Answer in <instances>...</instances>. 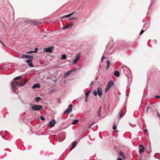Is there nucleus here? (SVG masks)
I'll return each mask as SVG.
<instances>
[{
    "label": "nucleus",
    "instance_id": "obj_1",
    "mask_svg": "<svg viewBox=\"0 0 160 160\" xmlns=\"http://www.w3.org/2000/svg\"><path fill=\"white\" fill-rule=\"evenodd\" d=\"M22 76L17 77L14 78L13 81L11 83V86L12 89L13 90L17 89V87L18 86L22 87L27 82V80L24 79L23 82L20 83L18 82V79H20L21 78Z\"/></svg>",
    "mask_w": 160,
    "mask_h": 160
},
{
    "label": "nucleus",
    "instance_id": "obj_2",
    "mask_svg": "<svg viewBox=\"0 0 160 160\" xmlns=\"http://www.w3.org/2000/svg\"><path fill=\"white\" fill-rule=\"evenodd\" d=\"M42 105H35L32 107L31 109L33 111H39L42 108Z\"/></svg>",
    "mask_w": 160,
    "mask_h": 160
},
{
    "label": "nucleus",
    "instance_id": "obj_3",
    "mask_svg": "<svg viewBox=\"0 0 160 160\" xmlns=\"http://www.w3.org/2000/svg\"><path fill=\"white\" fill-rule=\"evenodd\" d=\"M80 57L81 54L80 53L77 54L74 57V58L72 62V64H76L78 62L79 60L80 59Z\"/></svg>",
    "mask_w": 160,
    "mask_h": 160
},
{
    "label": "nucleus",
    "instance_id": "obj_4",
    "mask_svg": "<svg viewBox=\"0 0 160 160\" xmlns=\"http://www.w3.org/2000/svg\"><path fill=\"white\" fill-rule=\"evenodd\" d=\"M114 85V82L112 81L108 82L107 84V86L105 89V92H107L110 88Z\"/></svg>",
    "mask_w": 160,
    "mask_h": 160
},
{
    "label": "nucleus",
    "instance_id": "obj_5",
    "mask_svg": "<svg viewBox=\"0 0 160 160\" xmlns=\"http://www.w3.org/2000/svg\"><path fill=\"white\" fill-rule=\"evenodd\" d=\"M54 48V47L53 46L45 48L43 49V52L45 51L46 52H51L53 51Z\"/></svg>",
    "mask_w": 160,
    "mask_h": 160
},
{
    "label": "nucleus",
    "instance_id": "obj_6",
    "mask_svg": "<svg viewBox=\"0 0 160 160\" xmlns=\"http://www.w3.org/2000/svg\"><path fill=\"white\" fill-rule=\"evenodd\" d=\"M72 105L71 104H70L68 106V108L64 112V113H70L72 110Z\"/></svg>",
    "mask_w": 160,
    "mask_h": 160
},
{
    "label": "nucleus",
    "instance_id": "obj_7",
    "mask_svg": "<svg viewBox=\"0 0 160 160\" xmlns=\"http://www.w3.org/2000/svg\"><path fill=\"white\" fill-rule=\"evenodd\" d=\"M55 123L56 121L55 119H52L49 122L48 126L50 128H52L54 126Z\"/></svg>",
    "mask_w": 160,
    "mask_h": 160
},
{
    "label": "nucleus",
    "instance_id": "obj_8",
    "mask_svg": "<svg viewBox=\"0 0 160 160\" xmlns=\"http://www.w3.org/2000/svg\"><path fill=\"white\" fill-rule=\"evenodd\" d=\"M30 22L32 24L34 25H36L41 24L40 22L36 21L31 20L30 21Z\"/></svg>",
    "mask_w": 160,
    "mask_h": 160
},
{
    "label": "nucleus",
    "instance_id": "obj_9",
    "mask_svg": "<svg viewBox=\"0 0 160 160\" xmlns=\"http://www.w3.org/2000/svg\"><path fill=\"white\" fill-rule=\"evenodd\" d=\"M98 94L100 97L102 95V90L101 88H98L97 89Z\"/></svg>",
    "mask_w": 160,
    "mask_h": 160
},
{
    "label": "nucleus",
    "instance_id": "obj_10",
    "mask_svg": "<svg viewBox=\"0 0 160 160\" xmlns=\"http://www.w3.org/2000/svg\"><path fill=\"white\" fill-rule=\"evenodd\" d=\"M73 25V24L72 23H71L69 25H66V26H64L62 28L63 29H66L70 28L72 27Z\"/></svg>",
    "mask_w": 160,
    "mask_h": 160
},
{
    "label": "nucleus",
    "instance_id": "obj_11",
    "mask_svg": "<svg viewBox=\"0 0 160 160\" xmlns=\"http://www.w3.org/2000/svg\"><path fill=\"white\" fill-rule=\"evenodd\" d=\"M8 67V65L7 64H2L0 66V68L3 70L7 69Z\"/></svg>",
    "mask_w": 160,
    "mask_h": 160
},
{
    "label": "nucleus",
    "instance_id": "obj_12",
    "mask_svg": "<svg viewBox=\"0 0 160 160\" xmlns=\"http://www.w3.org/2000/svg\"><path fill=\"white\" fill-rule=\"evenodd\" d=\"M72 71H73V70H70V71H68L67 72H66L64 74V78H65L68 76L70 75Z\"/></svg>",
    "mask_w": 160,
    "mask_h": 160
},
{
    "label": "nucleus",
    "instance_id": "obj_13",
    "mask_svg": "<svg viewBox=\"0 0 160 160\" xmlns=\"http://www.w3.org/2000/svg\"><path fill=\"white\" fill-rule=\"evenodd\" d=\"M102 107H100L99 109H98V112H97V115L98 117L100 118L101 117V110Z\"/></svg>",
    "mask_w": 160,
    "mask_h": 160
},
{
    "label": "nucleus",
    "instance_id": "obj_14",
    "mask_svg": "<svg viewBox=\"0 0 160 160\" xmlns=\"http://www.w3.org/2000/svg\"><path fill=\"white\" fill-rule=\"evenodd\" d=\"M106 61H107V66L106 67V69L107 70H108L109 68L110 65V60H107Z\"/></svg>",
    "mask_w": 160,
    "mask_h": 160
},
{
    "label": "nucleus",
    "instance_id": "obj_15",
    "mask_svg": "<svg viewBox=\"0 0 160 160\" xmlns=\"http://www.w3.org/2000/svg\"><path fill=\"white\" fill-rule=\"evenodd\" d=\"M114 75L118 77H119L120 76V73L119 71H115L114 73Z\"/></svg>",
    "mask_w": 160,
    "mask_h": 160
},
{
    "label": "nucleus",
    "instance_id": "obj_16",
    "mask_svg": "<svg viewBox=\"0 0 160 160\" xmlns=\"http://www.w3.org/2000/svg\"><path fill=\"white\" fill-rule=\"evenodd\" d=\"M40 87V85L39 84H34L32 87V89H34L36 88H39Z\"/></svg>",
    "mask_w": 160,
    "mask_h": 160
},
{
    "label": "nucleus",
    "instance_id": "obj_17",
    "mask_svg": "<svg viewBox=\"0 0 160 160\" xmlns=\"http://www.w3.org/2000/svg\"><path fill=\"white\" fill-rule=\"evenodd\" d=\"M74 12H72L71 14H68V15H65L62 17V18H68V17H70V16H71L73 14Z\"/></svg>",
    "mask_w": 160,
    "mask_h": 160
},
{
    "label": "nucleus",
    "instance_id": "obj_18",
    "mask_svg": "<svg viewBox=\"0 0 160 160\" xmlns=\"http://www.w3.org/2000/svg\"><path fill=\"white\" fill-rule=\"evenodd\" d=\"M144 148H145L144 147H142L140 148L139 150V152L140 154H141L142 152L144 151Z\"/></svg>",
    "mask_w": 160,
    "mask_h": 160
},
{
    "label": "nucleus",
    "instance_id": "obj_19",
    "mask_svg": "<svg viewBox=\"0 0 160 160\" xmlns=\"http://www.w3.org/2000/svg\"><path fill=\"white\" fill-rule=\"evenodd\" d=\"M78 119H75L73 121V122L72 123V124L73 125H75L77 124L78 122Z\"/></svg>",
    "mask_w": 160,
    "mask_h": 160
},
{
    "label": "nucleus",
    "instance_id": "obj_20",
    "mask_svg": "<svg viewBox=\"0 0 160 160\" xmlns=\"http://www.w3.org/2000/svg\"><path fill=\"white\" fill-rule=\"evenodd\" d=\"M77 144V142H74L72 145V149L74 148L76 146Z\"/></svg>",
    "mask_w": 160,
    "mask_h": 160
},
{
    "label": "nucleus",
    "instance_id": "obj_21",
    "mask_svg": "<svg viewBox=\"0 0 160 160\" xmlns=\"http://www.w3.org/2000/svg\"><path fill=\"white\" fill-rule=\"evenodd\" d=\"M67 58L66 55L65 54H63L62 55L61 58V60L65 59Z\"/></svg>",
    "mask_w": 160,
    "mask_h": 160
},
{
    "label": "nucleus",
    "instance_id": "obj_22",
    "mask_svg": "<svg viewBox=\"0 0 160 160\" xmlns=\"http://www.w3.org/2000/svg\"><path fill=\"white\" fill-rule=\"evenodd\" d=\"M124 69V73H125V74L126 75L127 73H126L125 72V70H127V71H128V72H131V71L128 68H125V69Z\"/></svg>",
    "mask_w": 160,
    "mask_h": 160
},
{
    "label": "nucleus",
    "instance_id": "obj_23",
    "mask_svg": "<svg viewBox=\"0 0 160 160\" xmlns=\"http://www.w3.org/2000/svg\"><path fill=\"white\" fill-rule=\"evenodd\" d=\"M41 98L40 97H37L35 98V101L37 102H38L39 101L41 100Z\"/></svg>",
    "mask_w": 160,
    "mask_h": 160
},
{
    "label": "nucleus",
    "instance_id": "obj_24",
    "mask_svg": "<svg viewBox=\"0 0 160 160\" xmlns=\"http://www.w3.org/2000/svg\"><path fill=\"white\" fill-rule=\"evenodd\" d=\"M156 158H159L160 157V153H156L154 155Z\"/></svg>",
    "mask_w": 160,
    "mask_h": 160
},
{
    "label": "nucleus",
    "instance_id": "obj_25",
    "mask_svg": "<svg viewBox=\"0 0 160 160\" xmlns=\"http://www.w3.org/2000/svg\"><path fill=\"white\" fill-rule=\"evenodd\" d=\"M26 58L28 59H32L33 58V56H30L29 55H26Z\"/></svg>",
    "mask_w": 160,
    "mask_h": 160
},
{
    "label": "nucleus",
    "instance_id": "obj_26",
    "mask_svg": "<svg viewBox=\"0 0 160 160\" xmlns=\"http://www.w3.org/2000/svg\"><path fill=\"white\" fill-rule=\"evenodd\" d=\"M90 92H91V91H90L89 92H87L85 93V97L88 98L89 94Z\"/></svg>",
    "mask_w": 160,
    "mask_h": 160
},
{
    "label": "nucleus",
    "instance_id": "obj_27",
    "mask_svg": "<svg viewBox=\"0 0 160 160\" xmlns=\"http://www.w3.org/2000/svg\"><path fill=\"white\" fill-rule=\"evenodd\" d=\"M77 19V17H76L74 16L71 17L70 18L68 19V20H76Z\"/></svg>",
    "mask_w": 160,
    "mask_h": 160
},
{
    "label": "nucleus",
    "instance_id": "obj_28",
    "mask_svg": "<svg viewBox=\"0 0 160 160\" xmlns=\"http://www.w3.org/2000/svg\"><path fill=\"white\" fill-rule=\"evenodd\" d=\"M148 25H147V23H145L143 25V28H145V30H146V28H148Z\"/></svg>",
    "mask_w": 160,
    "mask_h": 160
},
{
    "label": "nucleus",
    "instance_id": "obj_29",
    "mask_svg": "<svg viewBox=\"0 0 160 160\" xmlns=\"http://www.w3.org/2000/svg\"><path fill=\"white\" fill-rule=\"evenodd\" d=\"M32 61V60L31 59H29L27 60L26 62L28 64H29L30 63H31Z\"/></svg>",
    "mask_w": 160,
    "mask_h": 160
},
{
    "label": "nucleus",
    "instance_id": "obj_30",
    "mask_svg": "<svg viewBox=\"0 0 160 160\" xmlns=\"http://www.w3.org/2000/svg\"><path fill=\"white\" fill-rule=\"evenodd\" d=\"M122 110H121L119 112V118H120L121 117L122 115Z\"/></svg>",
    "mask_w": 160,
    "mask_h": 160
},
{
    "label": "nucleus",
    "instance_id": "obj_31",
    "mask_svg": "<svg viewBox=\"0 0 160 160\" xmlns=\"http://www.w3.org/2000/svg\"><path fill=\"white\" fill-rule=\"evenodd\" d=\"M94 124V123H92L89 124L88 126V128L90 129L92 128V125Z\"/></svg>",
    "mask_w": 160,
    "mask_h": 160
},
{
    "label": "nucleus",
    "instance_id": "obj_32",
    "mask_svg": "<svg viewBox=\"0 0 160 160\" xmlns=\"http://www.w3.org/2000/svg\"><path fill=\"white\" fill-rule=\"evenodd\" d=\"M119 153H120V155L121 157H122L123 158H124V156L123 155V154L122 152L121 151H120V152Z\"/></svg>",
    "mask_w": 160,
    "mask_h": 160
},
{
    "label": "nucleus",
    "instance_id": "obj_33",
    "mask_svg": "<svg viewBox=\"0 0 160 160\" xmlns=\"http://www.w3.org/2000/svg\"><path fill=\"white\" fill-rule=\"evenodd\" d=\"M93 94L95 96H97L98 94L97 91H95L93 92Z\"/></svg>",
    "mask_w": 160,
    "mask_h": 160
},
{
    "label": "nucleus",
    "instance_id": "obj_34",
    "mask_svg": "<svg viewBox=\"0 0 160 160\" xmlns=\"http://www.w3.org/2000/svg\"><path fill=\"white\" fill-rule=\"evenodd\" d=\"M28 65L30 67H34L32 63L31 62L28 64Z\"/></svg>",
    "mask_w": 160,
    "mask_h": 160
},
{
    "label": "nucleus",
    "instance_id": "obj_35",
    "mask_svg": "<svg viewBox=\"0 0 160 160\" xmlns=\"http://www.w3.org/2000/svg\"><path fill=\"white\" fill-rule=\"evenodd\" d=\"M106 58L104 56H103L102 57V58L101 59V62H103V59H105Z\"/></svg>",
    "mask_w": 160,
    "mask_h": 160
},
{
    "label": "nucleus",
    "instance_id": "obj_36",
    "mask_svg": "<svg viewBox=\"0 0 160 160\" xmlns=\"http://www.w3.org/2000/svg\"><path fill=\"white\" fill-rule=\"evenodd\" d=\"M145 30H143L142 29L140 32V35H142L143 33V32H144V31H145Z\"/></svg>",
    "mask_w": 160,
    "mask_h": 160
},
{
    "label": "nucleus",
    "instance_id": "obj_37",
    "mask_svg": "<svg viewBox=\"0 0 160 160\" xmlns=\"http://www.w3.org/2000/svg\"><path fill=\"white\" fill-rule=\"evenodd\" d=\"M116 128H117V127H116V125H115L114 124L113 126V130H115L116 129Z\"/></svg>",
    "mask_w": 160,
    "mask_h": 160
},
{
    "label": "nucleus",
    "instance_id": "obj_38",
    "mask_svg": "<svg viewBox=\"0 0 160 160\" xmlns=\"http://www.w3.org/2000/svg\"><path fill=\"white\" fill-rule=\"evenodd\" d=\"M40 119L42 120L43 121V120H45V118H44V117H43L42 116H41V117H40Z\"/></svg>",
    "mask_w": 160,
    "mask_h": 160
},
{
    "label": "nucleus",
    "instance_id": "obj_39",
    "mask_svg": "<svg viewBox=\"0 0 160 160\" xmlns=\"http://www.w3.org/2000/svg\"><path fill=\"white\" fill-rule=\"evenodd\" d=\"M26 55H22V56L21 57V58H26Z\"/></svg>",
    "mask_w": 160,
    "mask_h": 160
},
{
    "label": "nucleus",
    "instance_id": "obj_40",
    "mask_svg": "<svg viewBox=\"0 0 160 160\" xmlns=\"http://www.w3.org/2000/svg\"><path fill=\"white\" fill-rule=\"evenodd\" d=\"M32 53H34L33 51H30L28 52H27V53L28 54Z\"/></svg>",
    "mask_w": 160,
    "mask_h": 160
},
{
    "label": "nucleus",
    "instance_id": "obj_41",
    "mask_svg": "<svg viewBox=\"0 0 160 160\" xmlns=\"http://www.w3.org/2000/svg\"><path fill=\"white\" fill-rule=\"evenodd\" d=\"M37 50H38V48H35V50L34 51H33L34 53L37 52Z\"/></svg>",
    "mask_w": 160,
    "mask_h": 160
},
{
    "label": "nucleus",
    "instance_id": "obj_42",
    "mask_svg": "<svg viewBox=\"0 0 160 160\" xmlns=\"http://www.w3.org/2000/svg\"><path fill=\"white\" fill-rule=\"evenodd\" d=\"M88 98L85 97V102H87L88 101Z\"/></svg>",
    "mask_w": 160,
    "mask_h": 160
},
{
    "label": "nucleus",
    "instance_id": "obj_43",
    "mask_svg": "<svg viewBox=\"0 0 160 160\" xmlns=\"http://www.w3.org/2000/svg\"><path fill=\"white\" fill-rule=\"evenodd\" d=\"M156 98H160V95H156L155 96Z\"/></svg>",
    "mask_w": 160,
    "mask_h": 160
},
{
    "label": "nucleus",
    "instance_id": "obj_44",
    "mask_svg": "<svg viewBox=\"0 0 160 160\" xmlns=\"http://www.w3.org/2000/svg\"><path fill=\"white\" fill-rule=\"evenodd\" d=\"M58 100L59 103H61V99L60 98H58Z\"/></svg>",
    "mask_w": 160,
    "mask_h": 160
},
{
    "label": "nucleus",
    "instance_id": "obj_45",
    "mask_svg": "<svg viewBox=\"0 0 160 160\" xmlns=\"http://www.w3.org/2000/svg\"><path fill=\"white\" fill-rule=\"evenodd\" d=\"M0 42L2 45H3V46H5V45L3 43V42L1 40H0Z\"/></svg>",
    "mask_w": 160,
    "mask_h": 160
},
{
    "label": "nucleus",
    "instance_id": "obj_46",
    "mask_svg": "<svg viewBox=\"0 0 160 160\" xmlns=\"http://www.w3.org/2000/svg\"><path fill=\"white\" fill-rule=\"evenodd\" d=\"M54 91V90H52L51 91H49L48 93L49 94H51V93L52 92H53Z\"/></svg>",
    "mask_w": 160,
    "mask_h": 160
},
{
    "label": "nucleus",
    "instance_id": "obj_47",
    "mask_svg": "<svg viewBox=\"0 0 160 160\" xmlns=\"http://www.w3.org/2000/svg\"><path fill=\"white\" fill-rule=\"evenodd\" d=\"M143 131L144 132H148V130H147V129H146L144 130Z\"/></svg>",
    "mask_w": 160,
    "mask_h": 160
},
{
    "label": "nucleus",
    "instance_id": "obj_48",
    "mask_svg": "<svg viewBox=\"0 0 160 160\" xmlns=\"http://www.w3.org/2000/svg\"><path fill=\"white\" fill-rule=\"evenodd\" d=\"M157 115L158 117L160 118V115L159 114L158 112L157 113Z\"/></svg>",
    "mask_w": 160,
    "mask_h": 160
},
{
    "label": "nucleus",
    "instance_id": "obj_49",
    "mask_svg": "<svg viewBox=\"0 0 160 160\" xmlns=\"http://www.w3.org/2000/svg\"><path fill=\"white\" fill-rule=\"evenodd\" d=\"M117 160H122V159L120 158H118Z\"/></svg>",
    "mask_w": 160,
    "mask_h": 160
},
{
    "label": "nucleus",
    "instance_id": "obj_50",
    "mask_svg": "<svg viewBox=\"0 0 160 160\" xmlns=\"http://www.w3.org/2000/svg\"><path fill=\"white\" fill-rule=\"evenodd\" d=\"M73 116H74V115H73V114H71L70 115V117H73Z\"/></svg>",
    "mask_w": 160,
    "mask_h": 160
},
{
    "label": "nucleus",
    "instance_id": "obj_51",
    "mask_svg": "<svg viewBox=\"0 0 160 160\" xmlns=\"http://www.w3.org/2000/svg\"><path fill=\"white\" fill-rule=\"evenodd\" d=\"M143 147L142 144H140L139 146V147Z\"/></svg>",
    "mask_w": 160,
    "mask_h": 160
},
{
    "label": "nucleus",
    "instance_id": "obj_52",
    "mask_svg": "<svg viewBox=\"0 0 160 160\" xmlns=\"http://www.w3.org/2000/svg\"><path fill=\"white\" fill-rule=\"evenodd\" d=\"M93 82H92V83H91V84H90V86H91L92 85V84H93Z\"/></svg>",
    "mask_w": 160,
    "mask_h": 160
},
{
    "label": "nucleus",
    "instance_id": "obj_53",
    "mask_svg": "<svg viewBox=\"0 0 160 160\" xmlns=\"http://www.w3.org/2000/svg\"><path fill=\"white\" fill-rule=\"evenodd\" d=\"M149 108V107H148V108H147V113H148V110Z\"/></svg>",
    "mask_w": 160,
    "mask_h": 160
},
{
    "label": "nucleus",
    "instance_id": "obj_54",
    "mask_svg": "<svg viewBox=\"0 0 160 160\" xmlns=\"http://www.w3.org/2000/svg\"><path fill=\"white\" fill-rule=\"evenodd\" d=\"M126 95H127V96H128V93H127V94H126Z\"/></svg>",
    "mask_w": 160,
    "mask_h": 160
},
{
    "label": "nucleus",
    "instance_id": "obj_55",
    "mask_svg": "<svg viewBox=\"0 0 160 160\" xmlns=\"http://www.w3.org/2000/svg\"><path fill=\"white\" fill-rule=\"evenodd\" d=\"M115 131H116V132H118V131H117V130H115Z\"/></svg>",
    "mask_w": 160,
    "mask_h": 160
}]
</instances>
